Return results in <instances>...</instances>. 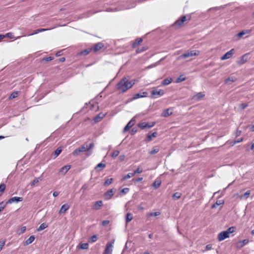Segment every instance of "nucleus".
Returning <instances> with one entry per match:
<instances>
[{"mask_svg":"<svg viewBox=\"0 0 254 254\" xmlns=\"http://www.w3.org/2000/svg\"><path fill=\"white\" fill-rule=\"evenodd\" d=\"M137 81L138 80L136 79L128 81L127 77H124L117 84V90L120 93H125L130 89Z\"/></svg>","mask_w":254,"mask_h":254,"instance_id":"1","label":"nucleus"},{"mask_svg":"<svg viewBox=\"0 0 254 254\" xmlns=\"http://www.w3.org/2000/svg\"><path fill=\"white\" fill-rule=\"evenodd\" d=\"M135 6L134 3H132L131 5H123L118 7H110L107 9L106 11L108 12H115L119 10L129 9Z\"/></svg>","mask_w":254,"mask_h":254,"instance_id":"2","label":"nucleus"},{"mask_svg":"<svg viewBox=\"0 0 254 254\" xmlns=\"http://www.w3.org/2000/svg\"><path fill=\"white\" fill-rule=\"evenodd\" d=\"M198 54V51H195V50H193V51L186 52V53L182 54L179 57V59H181L189 58L192 57L193 56L197 55Z\"/></svg>","mask_w":254,"mask_h":254,"instance_id":"3","label":"nucleus"},{"mask_svg":"<svg viewBox=\"0 0 254 254\" xmlns=\"http://www.w3.org/2000/svg\"><path fill=\"white\" fill-rule=\"evenodd\" d=\"M114 242L115 240H113L112 241L107 243L104 252V254H112Z\"/></svg>","mask_w":254,"mask_h":254,"instance_id":"4","label":"nucleus"},{"mask_svg":"<svg viewBox=\"0 0 254 254\" xmlns=\"http://www.w3.org/2000/svg\"><path fill=\"white\" fill-rule=\"evenodd\" d=\"M94 143L92 142L89 144H87L86 143H84L82 146H81L79 148L80 149L81 152H85L86 151H88L90 149H92L94 147Z\"/></svg>","mask_w":254,"mask_h":254,"instance_id":"5","label":"nucleus"},{"mask_svg":"<svg viewBox=\"0 0 254 254\" xmlns=\"http://www.w3.org/2000/svg\"><path fill=\"white\" fill-rule=\"evenodd\" d=\"M165 94V92L162 89H160L159 90H153L151 92V95L154 97V98H158L159 97H161L163 96Z\"/></svg>","mask_w":254,"mask_h":254,"instance_id":"6","label":"nucleus"},{"mask_svg":"<svg viewBox=\"0 0 254 254\" xmlns=\"http://www.w3.org/2000/svg\"><path fill=\"white\" fill-rule=\"evenodd\" d=\"M155 125V123L152 122L151 124L146 123V122H141L138 124V127L144 129L145 128H150L153 127Z\"/></svg>","mask_w":254,"mask_h":254,"instance_id":"7","label":"nucleus"},{"mask_svg":"<svg viewBox=\"0 0 254 254\" xmlns=\"http://www.w3.org/2000/svg\"><path fill=\"white\" fill-rule=\"evenodd\" d=\"M229 237V235L226 231H222L218 235V239L219 241H222Z\"/></svg>","mask_w":254,"mask_h":254,"instance_id":"8","label":"nucleus"},{"mask_svg":"<svg viewBox=\"0 0 254 254\" xmlns=\"http://www.w3.org/2000/svg\"><path fill=\"white\" fill-rule=\"evenodd\" d=\"M148 95V93L147 92H143L142 93H138L133 95L132 98L131 99V101H133L136 100L139 98H143L146 97Z\"/></svg>","mask_w":254,"mask_h":254,"instance_id":"9","label":"nucleus"},{"mask_svg":"<svg viewBox=\"0 0 254 254\" xmlns=\"http://www.w3.org/2000/svg\"><path fill=\"white\" fill-rule=\"evenodd\" d=\"M234 49H232L229 51L227 52L222 57H221V60L223 61L230 58L234 54Z\"/></svg>","mask_w":254,"mask_h":254,"instance_id":"10","label":"nucleus"},{"mask_svg":"<svg viewBox=\"0 0 254 254\" xmlns=\"http://www.w3.org/2000/svg\"><path fill=\"white\" fill-rule=\"evenodd\" d=\"M23 200V198L21 197H17L14 196L8 199V200L7 201V204H11L13 202H18L22 201Z\"/></svg>","mask_w":254,"mask_h":254,"instance_id":"11","label":"nucleus"},{"mask_svg":"<svg viewBox=\"0 0 254 254\" xmlns=\"http://www.w3.org/2000/svg\"><path fill=\"white\" fill-rule=\"evenodd\" d=\"M135 120L132 118L125 126L124 128V132H126L128 131L134 124Z\"/></svg>","mask_w":254,"mask_h":254,"instance_id":"12","label":"nucleus"},{"mask_svg":"<svg viewBox=\"0 0 254 254\" xmlns=\"http://www.w3.org/2000/svg\"><path fill=\"white\" fill-rule=\"evenodd\" d=\"M104 46V44L102 42H99L98 43L95 44L94 45L93 48H92V50L94 52H96L100 50H101Z\"/></svg>","mask_w":254,"mask_h":254,"instance_id":"13","label":"nucleus"},{"mask_svg":"<svg viewBox=\"0 0 254 254\" xmlns=\"http://www.w3.org/2000/svg\"><path fill=\"white\" fill-rule=\"evenodd\" d=\"M114 194V190L113 189H110L104 194L105 198L107 200L111 199V197Z\"/></svg>","mask_w":254,"mask_h":254,"instance_id":"14","label":"nucleus"},{"mask_svg":"<svg viewBox=\"0 0 254 254\" xmlns=\"http://www.w3.org/2000/svg\"><path fill=\"white\" fill-rule=\"evenodd\" d=\"M69 208V205L68 204H67V203L64 204V205H63L61 206V207L59 210V213L60 214H62V213H64Z\"/></svg>","mask_w":254,"mask_h":254,"instance_id":"15","label":"nucleus"},{"mask_svg":"<svg viewBox=\"0 0 254 254\" xmlns=\"http://www.w3.org/2000/svg\"><path fill=\"white\" fill-rule=\"evenodd\" d=\"M70 168V165H65L60 169L59 173L63 175H65Z\"/></svg>","mask_w":254,"mask_h":254,"instance_id":"16","label":"nucleus"},{"mask_svg":"<svg viewBox=\"0 0 254 254\" xmlns=\"http://www.w3.org/2000/svg\"><path fill=\"white\" fill-rule=\"evenodd\" d=\"M172 82V78L171 77L167 78L164 79L162 82V85L166 86L170 84Z\"/></svg>","mask_w":254,"mask_h":254,"instance_id":"17","label":"nucleus"},{"mask_svg":"<svg viewBox=\"0 0 254 254\" xmlns=\"http://www.w3.org/2000/svg\"><path fill=\"white\" fill-rule=\"evenodd\" d=\"M184 22L182 21L181 19H178L177 20L175 21V22L173 24V26L176 28H178L181 27Z\"/></svg>","mask_w":254,"mask_h":254,"instance_id":"18","label":"nucleus"},{"mask_svg":"<svg viewBox=\"0 0 254 254\" xmlns=\"http://www.w3.org/2000/svg\"><path fill=\"white\" fill-rule=\"evenodd\" d=\"M103 205V202L101 200L97 201L95 202L93 206V208L96 210H98Z\"/></svg>","mask_w":254,"mask_h":254,"instance_id":"19","label":"nucleus"},{"mask_svg":"<svg viewBox=\"0 0 254 254\" xmlns=\"http://www.w3.org/2000/svg\"><path fill=\"white\" fill-rule=\"evenodd\" d=\"M92 50V48H87L85 49L82 51H81L79 55L81 56H86Z\"/></svg>","mask_w":254,"mask_h":254,"instance_id":"20","label":"nucleus"},{"mask_svg":"<svg viewBox=\"0 0 254 254\" xmlns=\"http://www.w3.org/2000/svg\"><path fill=\"white\" fill-rule=\"evenodd\" d=\"M224 203V201L223 199H220L216 201V202L214 203L212 206V208H216L217 206H219L220 205L223 204Z\"/></svg>","mask_w":254,"mask_h":254,"instance_id":"21","label":"nucleus"},{"mask_svg":"<svg viewBox=\"0 0 254 254\" xmlns=\"http://www.w3.org/2000/svg\"><path fill=\"white\" fill-rule=\"evenodd\" d=\"M172 114V112H171V109L169 108L165 110L162 113V116L164 117H167L169 116L170 115Z\"/></svg>","mask_w":254,"mask_h":254,"instance_id":"22","label":"nucleus"},{"mask_svg":"<svg viewBox=\"0 0 254 254\" xmlns=\"http://www.w3.org/2000/svg\"><path fill=\"white\" fill-rule=\"evenodd\" d=\"M157 133L156 132H153L152 133L149 134H148L146 138V141L149 142L151 140L153 137H155L156 136Z\"/></svg>","mask_w":254,"mask_h":254,"instance_id":"23","label":"nucleus"},{"mask_svg":"<svg viewBox=\"0 0 254 254\" xmlns=\"http://www.w3.org/2000/svg\"><path fill=\"white\" fill-rule=\"evenodd\" d=\"M53 29V28H49V29H44V28L38 29L36 30L33 33H32L31 34H29V36L33 35H34V34H38V33H39L40 32H44V31H47V30H50V29Z\"/></svg>","mask_w":254,"mask_h":254,"instance_id":"24","label":"nucleus"},{"mask_svg":"<svg viewBox=\"0 0 254 254\" xmlns=\"http://www.w3.org/2000/svg\"><path fill=\"white\" fill-rule=\"evenodd\" d=\"M35 237L34 236H31L25 242V245H28L31 244L34 240Z\"/></svg>","mask_w":254,"mask_h":254,"instance_id":"25","label":"nucleus"},{"mask_svg":"<svg viewBox=\"0 0 254 254\" xmlns=\"http://www.w3.org/2000/svg\"><path fill=\"white\" fill-rule=\"evenodd\" d=\"M133 218L132 215L131 213H128L126 215V223H128Z\"/></svg>","mask_w":254,"mask_h":254,"instance_id":"26","label":"nucleus"},{"mask_svg":"<svg viewBox=\"0 0 254 254\" xmlns=\"http://www.w3.org/2000/svg\"><path fill=\"white\" fill-rule=\"evenodd\" d=\"M181 19L182 21L184 23L185 21L190 20L191 19V15L190 14L185 15L182 16Z\"/></svg>","mask_w":254,"mask_h":254,"instance_id":"27","label":"nucleus"},{"mask_svg":"<svg viewBox=\"0 0 254 254\" xmlns=\"http://www.w3.org/2000/svg\"><path fill=\"white\" fill-rule=\"evenodd\" d=\"M205 96L204 94H203L201 92H199L197 93L195 96L193 97V99H196L197 100H199L201 99L202 97H203Z\"/></svg>","mask_w":254,"mask_h":254,"instance_id":"28","label":"nucleus"},{"mask_svg":"<svg viewBox=\"0 0 254 254\" xmlns=\"http://www.w3.org/2000/svg\"><path fill=\"white\" fill-rule=\"evenodd\" d=\"M142 38H138L135 40L134 42L132 44V47H135L136 46L139 45L140 43L142 42Z\"/></svg>","mask_w":254,"mask_h":254,"instance_id":"29","label":"nucleus"},{"mask_svg":"<svg viewBox=\"0 0 254 254\" xmlns=\"http://www.w3.org/2000/svg\"><path fill=\"white\" fill-rule=\"evenodd\" d=\"M236 80V78L235 77H229L225 79V82L226 83H229L230 82H233Z\"/></svg>","mask_w":254,"mask_h":254,"instance_id":"30","label":"nucleus"},{"mask_svg":"<svg viewBox=\"0 0 254 254\" xmlns=\"http://www.w3.org/2000/svg\"><path fill=\"white\" fill-rule=\"evenodd\" d=\"M97 240V235H94L89 238L88 242L90 243H93L94 242H95Z\"/></svg>","mask_w":254,"mask_h":254,"instance_id":"31","label":"nucleus"},{"mask_svg":"<svg viewBox=\"0 0 254 254\" xmlns=\"http://www.w3.org/2000/svg\"><path fill=\"white\" fill-rule=\"evenodd\" d=\"M105 116V114L103 113H100L98 114L95 118H94V120L95 122H98L99 119L103 118Z\"/></svg>","mask_w":254,"mask_h":254,"instance_id":"32","label":"nucleus"},{"mask_svg":"<svg viewBox=\"0 0 254 254\" xmlns=\"http://www.w3.org/2000/svg\"><path fill=\"white\" fill-rule=\"evenodd\" d=\"M48 227V225L46 223L41 224L40 226L38 228L37 231H42Z\"/></svg>","mask_w":254,"mask_h":254,"instance_id":"33","label":"nucleus"},{"mask_svg":"<svg viewBox=\"0 0 254 254\" xmlns=\"http://www.w3.org/2000/svg\"><path fill=\"white\" fill-rule=\"evenodd\" d=\"M18 95V91H14V92H13L9 96V99H13L15 98H16V97H17Z\"/></svg>","mask_w":254,"mask_h":254,"instance_id":"34","label":"nucleus"},{"mask_svg":"<svg viewBox=\"0 0 254 254\" xmlns=\"http://www.w3.org/2000/svg\"><path fill=\"white\" fill-rule=\"evenodd\" d=\"M249 240L248 239H245L242 241H240L239 243L241 244V247H243L247 244H248Z\"/></svg>","mask_w":254,"mask_h":254,"instance_id":"35","label":"nucleus"},{"mask_svg":"<svg viewBox=\"0 0 254 254\" xmlns=\"http://www.w3.org/2000/svg\"><path fill=\"white\" fill-rule=\"evenodd\" d=\"M5 189V185L4 184L0 185V196H1Z\"/></svg>","mask_w":254,"mask_h":254,"instance_id":"36","label":"nucleus"},{"mask_svg":"<svg viewBox=\"0 0 254 254\" xmlns=\"http://www.w3.org/2000/svg\"><path fill=\"white\" fill-rule=\"evenodd\" d=\"M182 194L180 192H176L174 193L172 196L174 199H179L181 197Z\"/></svg>","mask_w":254,"mask_h":254,"instance_id":"37","label":"nucleus"},{"mask_svg":"<svg viewBox=\"0 0 254 254\" xmlns=\"http://www.w3.org/2000/svg\"><path fill=\"white\" fill-rule=\"evenodd\" d=\"M235 230V227H231L227 229L226 231L228 232V235L230 236V234L233 233Z\"/></svg>","mask_w":254,"mask_h":254,"instance_id":"38","label":"nucleus"},{"mask_svg":"<svg viewBox=\"0 0 254 254\" xmlns=\"http://www.w3.org/2000/svg\"><path fill=\"white\" fill-rule=\"evenodd\" d=\"M160 214V212L159 211L155 212H151L147 214V216H159Z\"/></svg>","mask_w":254,"mask_h":254,"instance_id":"39","label":"nucleus"},{"mask_svg":"<svg viewBox=\"0 0 254 254\" xmlns=\"http://www.w3.org/2000/svg\"><path fill=\"white\" fill-rule=\"evenodd\" d=\"M161 185V182L159 181H155L153 183L152 186L155 187V188H159Z\"/></svg>","mask_w":254,"mask_h":254,"instance_id":"40","label":"nucleus"},{"mask_svg":"<svg viewBox=\"0 0 254 254\" xmlns=\"http://www.w3.org/2000/svg\"><path fill=\"white\" fill-rule=\"evenodd\" d=\"M7 204V202L2 201L0 203V212L4 209Z\"/></svg>","mask_w":254,"mask_h":254,"instance_id":"41","label":"nucleus"},{"mask_svg":"<svg viewBox=\"0 0 254 254\" xmlns=\"http://www.w3.org/2000/svg\"><path fill=\"white\" fill-rule=\"evenodd\" d=\"M112 182H113L112 178L108 179L106 180L105 181V182H104V186H108V185H110L111 184H112Z\"/></svg>","mask_w":254,"mask_h":254,"instance_id":"42","label":"nucleus"},{"mask_svg":"<svg viewBox=\"0 0 254 254\" xmlns=\"http://www.w3.org/2000/svg\"><path fill=\"white\" fill-rule=\"evenodd\" d=\"M81 151L80 150V149L79 148L76 149L75 150H74L73 151V152H72V154L74 156H77L80 153H81Z\"/></svg>","mask_w":254,"mask_h":254,"instance_id":"43","label":"nucleus"},{"mask_svg":"<svg viewBox=\"0 0 254 254\" xmlns=\"http://www.w3.org/2000/svg\"><path fill=\"white\" fill-rule=\"evenodd\" d=\"M81 151L80 150V149L79 148L76 149L75 150H74L73 151V152H72V154L74 156H77L80 153H81Z\"/></svg>","mask_w":254,"mask_h":254,"instance_id":"44","label":"nucleus"},{"mask_svg":"<svg viewBox=\"0 0 254 254\" xmlns=\"http://www.w3.org/2000/svg\"><path fill=\"white\" fill-rule=\"evenodd\" d=\"M132 173H128L127 175L124 176V177L122 179L123 181L126 180L127 179L130 178L131 177L133 176L134 175H132Z\"/></svg>","mask_w":254,"mask_h":254,"instance_id":"45","label":"nucleus"},{"mask_svg":"<svg viewBox=\"0 0 254 254\" xmlns=\"http://www.w3.org/2000/svg\"><path fill=\"white\" fill-rule=\"evenodd\" d=\"M88 246H89L88 244L85 243H83V244H81L80 248L81 249L86 250L88 248Z\"/></svg>","mask_w":254,"mask_h":254,"instance_id":"46","label":"nucleus"},{"mask_svg":"<svg viewBox=\"0 0 254 254\" xmlns=\"http://www.w3.org/2000/svg\"><path fill=\"white\" fill-rule=\"evenodd\" d=\"M119 153L120 151L119 150H115L112 154L111 157L113 158H115V157H117L119 155Z\"/></svg>","mask_w":254,"mask_h":254,"instance_id":"47","label":"nucleus"},{"mask_svg":"<svg viewBox=\"0 0 254 254\" xmlns=\"http://www.w3.org/2000/svg\"><path fill=\"white\" fill-rule=\"evenodd\" d=\"M62 149L60 148H58L54 152V155L56 157H57L62 152Z\"/></svg>","mask_w":254,"mask_h":254,"instance_id":"48","label":"nucleus"},{"mask_svg":"<svg viewBox=\"0 0 254 254\" xmlns=\"http://www.w3.org/2000/svg\"><path fill=\"white\" fill-rule=\"evenodd\" d=\"M185 77L183 75H180L176 80V82L179 83L185 80Z\"/></svg>","mask_w":254,"mask_h":254,"instance_id":"49","label":"nucleus"},{"mask_svg":"<svg viewBox=\"0 0 254 254\" xmlns=\"http://www.w3.org/2000/svg\"><path fill=\"white\" fill-rule=\"evenodd\" d=\"M147 50V48L144 47H141L140 48H138L136 50V52L137 53H140L141 52H143L144 51H145V50Z\"/></svg>","mask_w":254,"mask_h":254,"instance_id":"50","label":"nucleus"},{"mask_svg":"<svg viewBox=\"0 0 254 254\" xmlns=\"http://www.w3.org/2000/svg\"><path fill=\"white\" fill-rule=\"evenodd\" d=\"M142 170L140 168H137L133 173H132V175H134L135 174H139L142 172Z\"/></svg>","mask_w":254,"mask_h":254,"instance_id":"51","label":"nucleus"},{"mask_svg":"<svg viewBox=\"0 0 254 254\" xmlns=\"http://www.w3.org/2000/svg\"><path fill=\"white\" fill-rule=\"evenodd\" d=\"M159 148H154L153 150H152L151 151H150L149 154L151 155H153V154L158 153L159 152Z\"/></svg>","mask_w":254,"mask_h":254,"instance_id":"52","label":"nucleus"},{"mask_svg":"<svg viewBox=\"0 0 254 254\" xmlns=\"http://www.w3.org/2000/svg\"><path fill=\"white\" fill-rule=\"evenodd\" d=\"M41 180H42V179L41 177H38L37 178L33 180V181L31 184V186L34 185L35 184L39 183V182Z\"/></svg>","mask_w":254,"mask_h":254,"instance_id":"53","label":"nucleus"},{"mask_svg":"<svg viewBox=\"0 0 254 254\" xmlns=\"http://www.w3.org/2000/svg\"><path fill=\"white\" fill-rule=\"evenodd\" d=\"M106 166L105 164L100 163L95 167V169H97L98 168H101L102 169L105 168Z\"/></svg>","mask_w":254,"mask_h":254,"instance_id":"54","label":"nucleus"},{"mask_svg":"<svg viewBox=\"0 0 254 254\" xmlns=\"http://www.w3.org/2000/svg\"><path fill=\"white\" fill-rule=\"evenodd\" d=\"M243 140V138H238V139H237L236 140H235L233 142V143L232 144V145H235L236 143L241 142Z\"/></svg>","mask_w":254,"mask_h":254,"instance_id":"55","label":"nucleus"},{"mask_svg":"<svg viewBox=\"0 0 254 254\" xmlns=\"http://www.w3.org/2000/svg\"><path fill=\"white\" fill-rule=\"evenodd\" d=\"M248 106V104L247 103H242L240 104V107L241 109H245L246 108H247Z\"/></svg>","mask_w":254,"mask_h":254,"instance_id":"56","label":"nucleus"},{"mask_svg":"<svg viewBox=\"0 0 254 254\" xmlns=\"http://www.w3.org/2000/svg\"><path fill=\"white\" fill-rule=\"evenodd\" d=\"M53 59L54 58L52 57H49L43 59L42 61H46V62H50V61L53 60Z\"/></svg>","mask_w":254,"mask_h":254,"instance_id":"57","label":"nucleus"},{"mask_svg":"<svg viewBox=\"0 0 254 254\" xmlns=\"http://www.w3.org/2000/svg\"><path fill=\"white\" fill-rule=\"evenodd\" d=\"M251 193V191L250 190H247L244 194V195H243V196L244 197H245L246 198L248 197V196H249V195Z\"/></svg>","mask_w":254,"mask_h":254,"instance_id":"58","label":"nucleus"},{"mask_svg":"<svg viewBox=\"0 0 254 254\" xmlns=\"http://www.w3.org/2000/svg\"><path fill=\"white\" fill-rule=\"evenodd\" d=\"M5 245V241H0V251L2 250V247Z\"/></svg>","mask_w":254,"mask_h":254,"instance_id":"59","label":"nucleus"},{"mask_svg":"<svg viewBox=\"0 0 254 254\" xmlns=\"http://www.w3.org/2000/svg\"><path fill=\"white\" fill-rule=\"evenodd\" d=\"M26 230V227L25 226H23V227H22L20 229V232H18V234L20 235L21 234H22L23 233H24Z\"/></svg>","mask_w":254,"mask_h":254,"instance_id":"60","label":"nucleus"},{"mask_svg":"<svg viewBox=\"0 0 254 254\" xmlns=\"http://www.w3.org/2000/svg\"><path fill=\"white\" fill-rule=\"evenodd\" d=\"M5 37H9L10 38H13L14 36L12 33H7L5 35Z\"/></svg>","mask_w":254,"mask_h":254,"instance_id":"61","label":"nucleus"},{"mask_svg":"<svg viewBox=\"0 0 254 254\" xmlns=\"http://www.w3.org/2000/svg\"><path fill=\"white\" fill-rule=\"evenodd\" d=\"M109 223V220H104L102 222V225L103 226H105Z\"/></svg>","mask_w":254,"mask_h":254,"instance_id":"62","label":"nucleus"},{"mask_svg":"<svg viewBox=\"0 0 254 254\" xmlns=\"http://www.w3.org/2000/svg\"><path fill=\"white\" fill-rule=\"evenodd\" d=\"M129 191L128 188H124L122 190L121 192L123 193H127Z\"/></svg>","mask_w":254,"mask_h":254,"instance_id":"63","label":"nucleus"},{"mask_svg":"<svg viewBox=\"0 0 254 254\" xmlns=\"http://www.w3.org/2000/svg\"><path fill=\"white\" fill-rule=\"evenodd\" d=\"M137 131V129L136 127H133L131 129V134L133 135Z\"/></svg>","mask_w":254,"mask_h":254,"instance_id":"64","label":"nucleus"}]
</instances>
